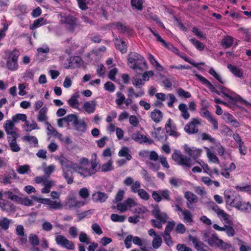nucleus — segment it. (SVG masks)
Returning <instances> with one entry per match:
<instances>
[{"label":"nucleus","instance_id":"9","mask_svg":"<svg viewBox=\"0 0 251 251\" xmlns=\"http://www.w3.org/2000/svg\"><path fill=\"white\" fill-rule=\"evenodd\" d=\"M55 241L58 245L62 248L71 250H73L75 249V245L73 242L69 240L63 235L56 234Z\"/></svg>","mask_w":251,"mask_h":251},{"label":"nucleus","instance_id":"11","mask_svg":"<svg viewBox=\"0 0 251 251\" xmlns=\"http://www.w3.org/2000/svg\"><path fill=\"white\" fill-rule=\"evenodd\" d=\"M211 203L213 205L212 207L213 210L216 212L220 220L225 224L231 225L232 221L230 219V216L223 210L220 209L218 205L214 204L213 202Z\"/></svg>","mask_w":251,"mask_h":251},{"label":"nucleus","instance_id":"27","mask_svg":"<svg viewBox=\"0 0 251 251\" xmlns=\"http://www.w3.org/2000/svg\"><path fill=\"white\" fill-rule=\"evenodd\" d=\"M127 96L131 98H137L142 97L145 94L144 89H140L137 92H135L132 87H129L127 89Z\"/></svg>","mask_w":251,"mask_h":251},{"label":"nucleus","instance_id":"32","mask_svg":"<svg viewBox=\"0 0 251 251\" xmlns=\"http://www.w3.org/2000/svg\"><path fill=\"white\" fill-rule=\"evenodd\" d=\"M131 137L135 141L139 143H146L149 140L146 136L141 134L139 131H136L133 133Z\"/></svg>","mask_w":251,"mask_h":251},{"label":"nucleus","instance_id":"8","mask_svg":"<svg viewBox=\"0 0 251 251\" xmlns=\"http://www.w3.org/2000/svg\"><path fill=\"white\" fill-rule=\"evenodd\" d=\"M86 204L84 201L79 200L74 196H69L65 201V206L67 209L79 208Z\"/></svg>","mask_w":251,"mask_h":251},{"label":"nucleus","instance_id":"16","mask_svg":"<svg viewBox=\"0 0 251 251\" xmlns=\"http://www.w3.org/2000/svg\"><path fill=\"white\" fill-rule=\"evenodd\" d=\"M131 242L139 246H142L143 245V240L137 236H133L132 235H128L125 240V244L127 249L131 247Z\"/></svg>","mask_w":251,"mask_h":251},{"label":"nucleus","instance_id":"49","mask_svg":"<svg viewBox=\"0 0 251 251\" xmlns=\"http://www.w3.org/2000/svg\"><path fill=\"white\" fill-rule=\"evenodd\" d=\"M243 201L239 195H237L231 201H229L230 204L238 209L241 206V203Z\"/></svg>","mask_w":251,"mask_h":251},{"label":"nucleus","instance_id":"34","mask_svg":"<svg viewBox=\"0 0 251 251\" xmlns=\"http://www.w3.org/2000/svg\"><path fill=\"white\" fill-rule=\"evenodd\" d=\"M48 112V108L46 106L42 107L39 112V114L37 116V120L40 122H45L47 124L48 116L47 113Z\"/></svg>","mask_w":251,"mask_h":251},{"label":"nucleus","instance_id":"48","mask_svg":"<svg viewBox=\"0 0 251 251\" xmlns=\"http://www.w3.org/2000/svg\"><path fill=\"white\" fill-rule=\"evenodd\" d=\"M69 105L74 108L78 109L79 102L77 100V97L75 95H73L68 100Z\"/></svg>","mask_w":251,"mask_h":251},{"label":"nucleus","instance_id":"63","mask_svg":"<svg viewBox=\"0 0 251 251\" xmlns=\"http://www.w3.org/2000/svg\"><path fill=\"white\" fill-rule=\"evenodd\" d=\"M137 193L140 199L143 200L148 201L150 198V195L143 189H141Z\"/></svg>","mask_w":251,"mask_h":251},{"label":"nucleus","instance_id":"18","mask_svg":"<svg viewBox=\"0 0 251 251\" xmlns=\"http://www.w3.org/2000/svg\"><path fill=\"white\" fill-rule=\"evenodd\" d=\"M77 19L73 16L68 15H60V21L62 23L70 25V28L74 30L76 25Z\"/></svg>","mask_w":251,"mask_h":251},{"label":"nucleus","instance_id":"44","mask_svg":"<svg viewBox=\"0 0 251 251\" xmlns=\"http://www.w3.org/2000/svg\"><path fill=\"white\" fill-rule=\"evenodd\" d=\"M113 161L110 159L107 162L102 164L100 167V169L102 172H107L114 169L113 165Z\"/></svg>","mask_w":251,"mask_h":251},{"label":"nucleus","instance_id":"39","mask_svg":"<svg viewBox=\"0 0 251 251\" xmlns=\"http://www.w3.org/2000/svg\"><path fill=\"white\" fill-rule=\"evenodd\" d=\"M148 59L151 64L158 71H163V67L157 62L154 56L150 54L148 56Z\"/></svg>","mask_w":251,"mask_h":251},{"label":"nucleus","instance_id":"62","mask_svg":"<svg viewBox=\"0 0 251 251\" xmlns=\"http://www.w3.org/2000/svg\"><path fill=\"white\" fill-rule=\"evenodd\" d=\"M65 118L66 123H72V126L75 123L76 120L78 119L76 114H69L66 116Z\"/></svg>","mask_w":251,"mask_h":251},{"label":"nucleus","instance_id":"22","mask_svg":"<svg viewBox=\"0 0 251 251\" xmlns=\"http://www.w3.org/2000/svg\"><path fill=\"white\" fill-rule=\"evenodd\" d=\"M165 128L167 133L170 136L174 137H177L180 134L177 132L176 126L172 123L171 119H169L165 125Z\"/></svg>","mask_w":251,"mask_h":251},{"label":"nucleus","instance_id":"35","mask_svg":"<svg viewBox=\"0 0 251 251\" xmlns=\"http://www.w3.org/2000/svg\"><path fill=\"white\" fill-rule=\"evenodd\" d=\"M150 117L155 123H158L163 118V113L158 109H154L151 112Z\"/></svg>","mask_w":251,"mask_h":251},{"label":"nucleus","instance_id":"6","mask_svg":"<svg viewBox=\"0 0 251 251\" xmlns=\"http://www.w3.org/2000/svg\"><path fill=\"white\" fill-rule=\"evenodd\" d=\"M173 159L177 164L190 167L194 165L197 161L183 155L180 151H175L172 155Z\"/></svg>","mask_w":251,"mask_h":251},{"label":"nucleus","instance_id":"46","mask_svg":"<svg viewBox=\"0 0 251 251\" xmlns=\"http://www.w3.org/2000/svg\"><path fill=\"white\" fill-rule=\"evenodd\" d=\"M91 238L84 232L79 233V240L80 242L89 245L91 243Z\"/></svg>","mask_w":251,"mask_h":251},{"label":"nucleus","instance_id":"15","mask_svg":"<svg viewBox=\"0 0 251 251\" xmlns=\"http://www.w3.org/2000/svg\"><path fill=\"white\" fill-rule=\"evenodd\" d=\"M184 197L187 200V207L191 209H194L196 207V203L198 202V197L189 191H186L184 193Z\"/></svg>","mask_w":251,"mask_h":251},{"label":"nucleus","instance_id":"52","mask_svg":"<svg viewBox=\"0 0 251 251\" xmlns=\"http://www.w3.org/2000/svg\"><path fill=\"white\" fill-rule=\"evenodd\" d=\"M111 220L114 222H124L126 217L123 215H119L117 214H112L110 216Z\"/></svg>","mask_w":251,"mask_h":251},{"label":"nucleus","instance_id":"1","mask_svg":"<svg viewBox=\"0 0 251 251\" xmlns=\"http://www.w3.org/2000/svg\"><path fill=\"white\" fill-rule=\"evenodd\" d=\"M55 160H57L61 165L63 172V176L68 184H72L73 182L72 172L71 170L75 172L83 177L90 176L97 172L98 163L96 161H92L90 166L89 160L86 158H81L79 159L78 163H74L64 155L56 156Z\"/></svg>","mask_w":251,"mask_h":251},{"label":"nucleus","instance_id":"29","mask_svg":"<svg viewBox=\"0 0 251 251\" xmlns=\"http://www.w3.org/2000/svg\"><path fill=\"white\" fill-rule=\"evenodd\" d=\"M20 54V51L16 49L12 50H9L5 52V59L6 60H18Z\"/></svg>","mask_w":251,"mask_h":251},{"label":"nucleus","instance_id":"12","mask_svg":"<svg viewBox=\"0 0 251 251\" xmlns=\"http://www.w3.org/2000/svg\"><path fill=\"white\" fill-rule=\"evenodd\" d=\"M137 205L138 203L134 199L127 198L124 202L118 203L116 207L120 212H124L127 209H130Z\"/></svg>","mask_w":251,"mask_h":251},{"label":"nucleus","instance_id":"2","mask_svg":"<svg viewBox=\"0 0 251 251\" xmlns=\"http://www.w3.org/2000/svg\"><path fill=\"white\" fill-rule=\"evenodd\" d=\"M203 240L209 246L217 248L224 251H230L232 248L230 243L225 242L220 239L216 233H205L203 235Z\"/></svg>","mask_w":251,"mask_h":251},{"label":"nucleus","instance_id":"57","mask_svg":"<svg viewBox=\"0 0 251 251\" xmlns=\"http://www.w3.org/2000/svg\"><path fill=\"white\" fill-rule=\"evenodd\" d=\"M18 203L27 206H30L33 205V202L32 200L29 199L28 197H25L24 198L21 197L20 200H19Z\"/></svg>","mask_w":251,"mask_h":251},{"label":"nucleus","instance_id":"5","mask_svg":"<svg viewBox=\"0 0 251 251\" xmlns=\"http://www.w3.org/2000/svg\"><path fill=\"white\" fill-rule=\"evenodd\" d=\"M32 199L39 203L48 205V209L53 211L60 209L62 208V204L60 201H53L50 199L41 198L37 196H32Z\"/></svg>","mask_w":251,"mask_h":251},{"label":"nucleus","instance_id":"50","mask_svg":"<svg viewBox=\"0 0 251 251\" xmlns=\"http://www.w3.org/2000/svg\"><path fill=\"white\" fill-rule=\"evenodd\" d=\"M209 73L212 75L215 79H216L220 83L222 84H224L225 81L223 79L222 77L220 75V74L217 73L216 71L213 68H211L209 69Z\"/></svg>","mask_w":251,"mask_h":251},{"label":"nucleus","instance_id":"25","mask_svg":"<svg viewBox=\"0 0 251 251\" xmlns=\"http://www.w3.org/2000/svg\"><path fill=\"white\" fill-rule=\"evenodd\" d=\"M73 126L76 131L82 133L86 131L87 126L84 119H78Z\"/></svg>","mask_w":251,"mask_h":251},{"label":"nucleus","instance_id":"54","mask_svg":"<svg viewBox=\"0 0 251 251\" xmlns=\"http://www.w3.org/2000/svg\"><path fill=\"white\" fill-rule=\"evenodd\" d=\"M162 242V238L158 235L153 237V239L152 241L153 248L154 249L159 248L161 245Z\"/></svg>","mask_w":251,"mask_h":251},{"label":"nucleus","instance_id":"24","mask_svg":"<svg viewBox=\"0 0 251 251\" xmlns=\"http://www.w3.org/2000/svg\"><path fill=\"white\" fill-rule=\"evenodd\" d=\"M108 198V195L103 192L96 191L92 195V199L94 202H104Z\"/></svg>","mask_w":251,"mask_h":251},{"label":"nucleus","instance_id":"53","mask_svg":"<svg viewBox=\"0 0 251 251\" xmlns=\"http://www.w3.org/2000/svg\"><path fill=\"white\" fill-rule=\"evenodd\" d=\"M131 80L132 84L136 88H140L141 86L144 85L145 84V82L143 81V80L141 78H138L137 76L133 77L131 79Z\"/></svg>","mask_w":251,"mask_h":251},{"label":"nucleus","instance_id":"26","mask_svg":"<svg viewBox=\"0 0 251 251\" xmlns=\"http://www.w3.org/2000/svg\"><path fill=\"white\" fill-rule=\"evenodd\" d=\"M96 106V100L88 101L84 103L83 108L86 113L91 114L95 111Z\"/></svg>","mask_w":251,"mask_h":251},{"label":"nucleus","instance_id":"58","mask_svg":"<svg viewBox=\"0 0 251 251\" xmlns=\"http://www.w3.org/2000/svg\"><path fill=\"white\" fill-rule=\"evenodd\" d=\"M192 31L193 33L200 39H205V35L197 27H193Z\"/></svg>","mask_w":251,"mask_h":251},{"label":"nucleus","instance_id":"64","mask_svg":"<svg viewBox=\"0 0 251 251\" xmlns=\"http://www.w3.org/2000/svg\"><path fill=\"white\" fill-rule=\"evenodd\" d=\"M177 95L181 98H190L191 97V94L190 92L185 91L182 88H179L177 91Z\"/></svg>","mask_w":251,"mask_h":251},{"label":"nucleus","instance_id":"14","mask_svg":"<svg viewBox=\"0 0 251 251\" xmlns=\"http://www.w3.org/2000/svg\"><path fill=\"white\" fill-rule=\"evenodd\" d=\"M185 152L193 159H197L201 156L202 150L194 147H189L187 145L184 146Z\"/></svg>","mask_w":251,"mask_h":251},{"label":"nucleus","instance_id":"47","mask_svg":"<svg viewBox=\"0 0 251 251\" xmlns=\"http://www.w3.org/2000/svg\"><path fill=\"white\" fill-rule=\"evenodd\" d=\"M11 222V220L7 218H1L0 219V227L4 230H7Z\"/></svg>","mask_w":251,"mask_h":251},{"label":"nucleus","instance_id":"17","mask_svg":"<svg viewBox=\"0 0 251 251\" xmlns=\"http://www.w3.org/2000/svg\"><path fill=\"white\" fill-rule=\"evenodd\" d=\"M221 92L226 97L228 98L230 100H232L233 102H238L242 101V98L235 93L234 92L230 91L228 89L221 87Z\"/></svg>","mask_w":251,"mask_h":251},{"label":"nucleus","instance_id":"40","mask_svg":"<svg viewBox=\"0 0 251 251\" xmlns=\"http://www.w3.org/2000/svg\"><path fill=\"white\" fill-rule=\"evenodd\" d=\"M6 66L7 69L11 71H15L19 68L18 60H6Z\"/></svg>","mask_w":251,"mask_h":251},{"label":"nucleus","instance_id":"7","mask_svg":"<svg viewBox=\"0 0 251 251\" xmlns=\"http://www.w3.org/2000/svg\"><path fill=\"white\" fill-rule=\"evenodd\" d=\"M34 181L37 184H42L44 188L41 189V192L43 194L49 193L50 191L51 187L54 185V182L46 176H37L35 177Z\"/></svg>","mask_w":251,"mask_h":251},{"label":"nucleus","instance_id":"19","mask_svg":"<svg viewBox=\"0 0 251 251\" xmlns=\"http://www.w3.org/2000/svg\"><path fill=\"white\" fill-rule=\"evenodd\" d=\"M189 239L192 242L197 251H208V247L203 242L200 241L197 237L190 236Z\"/></svg>","mask_w":251,"mask_h":251},{"label":"nucleus","instance_id":"45","mask_svg":"<svg viewBox=\"0 0 251 251\" xmlns=\"http://www.w3.org/2000/svg\"><path fill=\"white\" fill-rule=\"evenodd\" d=\"M24 141L28 142L33 147H36L38 145V141L37 138L33 136L26 135L23 137Z\"/></svg>","mask_w":251,"mask_h":251},{"label":"nucleus","instance_id":"21","mask_svg":"<svg viewBox=\"0 0 251 251\" xmlns=\"http://www.w3.org/2000/svg\"><path fill=\"white\" fill-rule=\"evenodd\" d=\"M179 217L185 223L191 225L193 223V217L192 213L188 210L184 209L179 213Z\"/></svg>","mask_w":251,"mask_h":251},{"label":"nucleus","instance_id":"42","mask_svg":"<svg viewBox=\"0 0 251 251\" xmlns=\"http://www.w3.org/2000/svg\"><path fill=\"white\" fill-rule=\"evenodd\" d=\"M116 99L115 100V102L118 107L122 108V105L124 103L125 100V96L121 91H118L116 94Z\"/></svg>","mask_w":251,"mask_h":251},{"label":"nucleus","instance_id":"30","mask_svg":"<svg viewBox=\"0 0 251 251\" xmlns=\"http://www.w3.org/2000/svg\"><path fill=\"white\" fill-rule=\"evenodd\" d=\"M178 108L180 112V116L184 120H188L190 118V114L188 112V108L187 105L184 103H181L179 104Z\"/></svg>","mask_w":251,"mask_h":251},{"label":"nucleus","instance_id":"36","mask_svg":"<svg viewBox=\"0 0 251 251\" xmlns=\"http://www.w3.org/2000/svg\"><path fill=\"white\" fill-rule=\"evenodd\" d=\"M204 149L206 150L207 157L209 161L218 164H219L220 160L219 158L210 151V149L207 147H204Z\"/></svg>","mask_w":251,"mask_h":251},{"label":"nucleus","instance_id":"10","mask_svg":"<svg viewBox=\"0 0 251 251\" xmlns=\"http://www.w3.org/2000/svg\"><path fill=\"white\" fill-rule=\"evenodd\" d=\"M201 124V120L199 119H192L191 122L185 126L184 130L189 134L196 133L199 131V126Z\"/></svg>","mask_w":251,"mask_h":251},{"label":"nucleus","instance_id":"4","mask_svg":"<svg viewBox=\"0 0 251 251\" xmlns=\"http://www.w3.org/2000/svg\"><path fill=\"white\" fill-rule=\"evenodd\" d=\"M152 214L156 219L158 220V221H156L154 219L151 220V222L152 225L159 229L162 228V224L166 223L168 219L167 214L164 212H161L157 205L154 206L152 210Z\"/></svg>","mask_w":251,"mask_h":251},{"label":"nucleus","instance_id":"13","mask_svg":"<svg viewBox=\"0 0 251 251\" xmlns=\"http://www.w3.org/2000/svg\"><path fill=\"white\" fill-rule=\"evenodd\" d=\"M15 123L11 120H6L3 124L4 129L7 137L18 136V129L15 126Z\"/></svg>","mask_w":251,"mask_h":251},{"label":"nucleus","instance_id":"37","mask_svg":"<svg viewBox=\"0 0 251 251\" xmlns=\"http://www.w3.org/2000/svg\"><path fill=\"white\" fill-rule=\"evenodd\" d=\"M23 128L26 132L30 131L33 129H39L36 123L34 121H32L30 123L29 121H27L25 122V124L23 126Z\"/></svg>","mask_w":251,"mask_h":251},{"label":"nucleus","instance_id":"60","mask_svg":"<svg viewBox=\"0 0 251 251\" xmlns=\"http://www.w3.org/2000/svg\"><path fill=\"white\" fill-rule=\"evenodd\" d=\"M78 194L82 199L85 200L89 197L90 192L87 188L84 187L79 190Z\"/></svg>","mask_w":251,"mask_h":251},{"label":"nucleus","instance_id":"38","mask_svg":"<svg viewBox=\"0 0 251 251\" xmlns=\"http://www.w3.org/2000/svg\"><path fill=\"white\" fill-rule=\"evenodd\" d=\"M46 24H47L46 20L44 18H39V19L34 21L33 23L30 25L29 28L31 30H33L34 29L40 27Z\"/></svg>","mask_w":251,"mask_h":251},{"label":"nucleus","instance_id":"33","mask_svg":"<svg viewBox=\"0 0 251 251\" xmlns=\"http://www.w3.org/2000/svg\"><path fill=\"white\" fill-rule=\"evenodd\" d=\"M0 207L2 210L7 212L15 210V206L10 202L4 200H3L1 202L0 201Z\"/></svg>","mask_w":251,"mask_h":251},{"label":"nucleus","instance_id":"31","mask_svg":"<svg viewBox=\"0 0 251 251\" xmlns=\"http://www.w3.org/2000/svg\"><path fill=\"white\" fill-rule=\"evenodd\" d=\"M227 67L235 76L241 78L243 76V71L242 69L230 64H228Z\"/></svg>","mask_w":251,"mask_h":251},{"label":"nucleus","instance_id":"59","mask_svg":"<svg viewBox=\"0 0 251 251\" xmlns=\"http://www.w3.org/2000/svg\"><path fill=\"white\" fill-rule=\"evenodd\" d=\"M27 119V117L25 114H17L14 116H13L12 118V120L16 123L18 121L21 120L23 122H26Z\"/></svg>","mask_w":251,"mask_h":251},{"label":"nucleus","instance_id":"23","mask_svg":"<svg viewBox=\"0 0 251 251\" xmlns=\"http://www.w3.org/2000/svg\"><path fill=\"white\" fill-rule=\"evenodd\" d=\"M18 136L7 137V141L9 148L12 151L17 152L21 150V147L17 142V139Z\"/></svg>","mask_w":251,"mask_h":251},{"label":"nucleus","instance_id":"51","mask_svg":"<svg viewBox=\"0 0 251 251\" xmlns=\"http://www.w3.org/2000/svg\"><path fill=\"white\" fill-rule=\"evenodd\" d=\"M17 171L19 174H28L30 171V167L27 164L21 165L17 169Z\"/></svg>","mask_w":251,"mask_h":251},{"label":"nucleus","instance_id":"43","mask_svg":"<svg viewBox=\"0 0 251 251\" xmlns=\"http://www.w3.org/2000/svg\"><path fill=\"white\" fill-rule=\"evenodd\" d=\"M235 188L237 191L246 192L251 195V185L242 184L236 186Z\"/></svg>","mask_w":251,"mask_h":251},{"label":"nucleus","instance_id":"61","mask_svg":"<svg viewBox=\"0 0 251 251\" xmlns=\"http://www.w3.org/2000/svg\"><path fill=\"white\" fill-rule=\"evenodd\" d=\"M0 182L4 185L10 184L12 182V176L9 174H5L0 178Z\"/></svg>","mask_w":251,"mask_h":251},{"label":"nucleus","instance_id":"20","mask_svg":"<svg viewBox=\"0 0 251 251\" xmlns=\"http://www.w3.org/2000/svg\"><path fill=\"white\" fill-rule=\"evenodd\" d=\"M8 199L17 202L18 203L19 200H20V191L17 188L10 189V190L5 192L4 193Z\"/></svg>","mask_w":251,"mask_h":251},{"label":"nucleus","instance_id":"56","mask_svg":"<svg viewBox=\"0 0 251 251\" xmlns=\"http://www.w3.org/2000/svg\"><path fill=\"white\" fill-rule=\"evenodd\" d=\"M144 0H131V3L133 7L138 10L143 9V3Z\"/></svg>","mask_w":251,"mask_h":251},{"label":"nucleus","instance_id":"3","mask_svg":"<svg viewBox=\"0 0 251 251\" xmlns=\"http://www.w3.org/2000/svg\"><path fill=\"white\" fill-rule=\"evenodd\" d=\"M128 65L133 70H144L147 69V65L144 58L136 52L129 54Z\"/></svg>","mask_w":251,"mask_h":251},{"label":"nucleus","instance_id":"41","mask_svg":"<svg viewBox=\"0 0 251 251\" xmlns=\"http://www.w3.org/2000/svg\"><path fill=\"white\" fill-rule=\"evenodd\" d=\"M118 155L120 157H125L127 160L131 159L132 156L129 154V151L127 147H123L119 151Z\"/></svg>","mask_w":251,"mask_h":251},{"label":"nucleus","instance_id":"28","mask_svg":"<svg viewBox=\"0 0 251 251\" xmlns=\"http://www.w3.org/2000/svg\"><path fill=\"white\" fill-rule=\"evenodd\" d=\"M16 233L18 236L22 244H25L27 241L26 235L25 234L24 226L18 225L16 227Z\"/></svg>","mask_w":251,"mask_h":251},{"label":"nucleus","instance_id":"55","mask_svg":"<svg viewBox=\"0 0 251 251\" xmlns=\"http://www.w3.org/2000/svg\"><path fill=\"white\" fill-rule=\"evenodd\" d=\"M233 44V38L229 36L225 37L222 41V44L226 47H229L232 46Z\"/></svg>","mask_w":251,"mask_h":251}]
</instances>
